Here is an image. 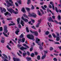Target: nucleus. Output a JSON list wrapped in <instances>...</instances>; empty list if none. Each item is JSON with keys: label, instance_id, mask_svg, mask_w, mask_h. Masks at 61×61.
I'll return each instance as SVG.
<instances>
[{"label": "nucleus", "instance_id": "f257e3e1", "mask_svg": "<svg viewBox=\"0 0 61 61\" xmlns=\"http://www.w3.org/2000/svg\"><path fill=\"white\" fill-rule=\"evenodd\" d=\"M7 10L11 14H12L13 13L14 14L16 15V14H17L18 13V12L17 11L16 12L14 10L12 9V8H10L9 9L8 8H7Z\"/></svg>", "mask_w": 61, "mask_h": 61}, {"label": "nucleus", "instance_id": "f03ea898", "mask_svg": "<svg viewBox=\"0 0 61 61\" xmlns=\"http://www.w3.org/2000/svg\"><path fill=\"white\" fill-rule=\"evenodd\" d=\"M27 37L28 38L32 40L33 41H34L35 39H34V36L33 35H27Z\"/></svg>", "mask_w": 61, "mask_h": 61}, {"label": "nucleus", "instance_id": "7ed1b4c3", "mask_svg": "<svg viewBox=\"0 0 61 61\" xmlns=\"http://www.w3.org/2000/svg\"><path fill=\"white\" fill-rule=\"evenodd\" d=\"M5 2L7 4V7H9L10 6H15V5L13 4V3L12 4L9 2V1L7 0L5 1Z\"/></svg>", "mask_w": 61, "mask_h": 61}, {"label": "nucleus", "instance_id": "20e7f679", "mask_svg": "<svg viewBox=\"0 0 61 61\" xmlns=\"http://www.w3.org/2000/svg\"><path fill=\"white\" fill-rule=\"evenodd\" d=\"M41 21L42 20H41V19L39 20L38 21V23H37V24L36 26V27L37 28L39 26V25H40V24L41 23Z\"/></svg>", "mask_w": 61, "mask_h": 61}, {"label": "nucleus", "instance_id": "39448f33", "mask_svg": "<svg viewBox=\"0 0 61 61\" xmlns=\"http://www.w3.org/2000/svg\"><path fill=\"white\" fill-rule=\"evenodd\" d=\"M7 27L6 26H5L4 27V32L5 33H7L8 32V30H7Z\"/></svg>", "mask_w": 61, "mask_h": 61}, {"label": "nucleus", "instance_id": "423d86ee", "mask_svg": "<svg viewBox=\"0 0 61 61\" xmlns=\"http://www.w3.org/2000/svg\"><path fill=\"white\" fill-rule=\"evenodd\" d=\"M22 19L25 22H28V19L25 18H24V17L23 16L22 17Z\"/></svg>", "mask_w": 61, "mask_h": 61}, {"label": "nucleus", "instance_id": "0eeeda50", "mask_svg": "<svg viewBox=\"0 0 61 61\" xmlns=\"http://www.w3.org/2000/svg\"><path fill=\"white\" fill-rule=\"evenodd\" d=\"M33 14H30V16H32V17H34V18H36V16H37V15H36V14L35 13H33Z\"/></svg>", "mask_w": 61, "mask_h": 61}, {"label": "nucleus", "instance_id": "6e6552de", "mask_svg": "<svg viewBox=\"0 0 61 61\" xmlns=\"http://www.w3.org/2000/svg\"><path fill=\"white\" fill-rule=\"evenodd\" d=\"M13 60L14 61H20V60L18 58H15V57L13 58Z\"/></svg>", "mask_w": 61, "mask_h": 61}, {"label": "nucleus", "instance_id": "1a4fd4ad", "mask_svg": "<svg viewBox=\"0 0 61 61\" xmlns=\"http://www.w3.org/2000/svg\"><path fill=\"white\" fill-rule=\"evenodd\" d=\"M39 41H40V39H39L38 37H36V43L37 44L39 43Z\"/></svg>", "mask_w": 61, "mask_h": 61}, {"label": "nucleus", "instance_id": "9d476101", "mask_svg": "<svg viewBox=\"0 0 61 61\" xmlns=\"http://www.w3.org/2000/svg\"><path fill=\"white\" fill-rule=\"evenodd\" d=\"M20 49L21 50H26V49H27V48L26 47H25L22 46L20 48Z\"/></svg>", "mask_w": 61, "mask_h": 61}, {"label": "nucleus", "instance_id": "9b49d317", "mask_svg": "<svg viewBox=\"0 0 61 61\" xmlns=\"http://www.w3.org/2000/svg\"><path fill=\"white\" fill-rule=\"evenodd\" d=\"M39 46H39V48L40 50H43V47L42 46H41V44H38Z\"/></svg>", "mask_w": 61, "mask_h": 61}, {"label": "nucleus", "instance_id": "f8f14e48", "mask_svg": "<svg viewBox=\"0 0 61 61\" xmlns=\"http://www.w3.org/2000/svg\"><path fill=\"white\" fill-rule=\"evenodd\" d=\"M52 17H50L49 18V22H51H51H54V20H52Z\"/></svg>", "mask_w": 61, "mask_h": 61}, {"label": "nucleus", "instance_id": "ddd939ff", "mask_svg": "<svg viewBox=\"0 0 61 61\" xmlns=\"http://www.w3.org/2000/svg\"><path fill=\"white\" fill-rule=\"evenodd\" d=\"M37 14L38 15H39L40 16H42V15L41 14V12L39 11V10H38L37 11Z\"/></svg>", "mask_w": 61, "mask_h": 61}, {"label": "nucleus", "instance_id": "4468645a", "mask_svg": "<svg viewBox=\"0 0 61 61\" xmlns=\"http://www.w3.org/2000/svg\"><path fill=\"white\" fill-rule=\"evenodd\" d=\"M20 30H19V29H17V30L16 31H15V34H16V35H18V32H19Z\"/></svg>", "mask_w": 61, "mask_h": 61}, {"label": "nucleus", "instance_id": "2eb2a0df", "mask_svg": "<svg viewBox=\"0 0 61 61\" xmlns=\"http://www.w3.org/2000/svg\"><path fill=\"white\" fill-rule=\"evenodd\" d=\"M21 11H22L24 13H25V10L24 8H23L21 10Z\"/></svg>", "mask_w": 61, "mask_h": 61}, {"label": "nucleus", "instance_id": "dca6fc26", "mask_svg": "<svg viewBox=\"0 0 61 61\" xmlns=\"http://www.w3.org/2000/svg\"><path fill=\"white\" fill-rule=\"evenodd\" d=\"M20 24H21L22 26H24V25L25 24V23L24 22V21L22 20H21Z\"/></svg>", "mask_w": 61, "mask_h": 61}, {"label": "nucleus", "instance_id": "f3484780", "mask_svg": "<svg viewBox=\"0 0 61 61\" xmlns=\"http://www.w3.org/2000/svg\"><path fill=\"white\" fill-rule=\"evenodd\" d=\"M34 33L36 36H38V32H37L34 31Z\"/></svg>", "mask_w": 61, "mask_h": 61}, {"label": "nucleus", "instance_id": "a211bd4d", "mask_svg": "<svg viewBox=\"0 0 61 61\" xmlns=\"http://www.w3.org/2000/svg\"><path fill=\"white\" fill-rule=\"evenodd\" d=\"M17 2L18 3V4H19L21 5V0H18V1H17Z\"/></svg>", "mask_w": 61, "mask_h": 61}, {"label": "nucleus", "instance_id": "6ab92c4d", "mask_svg": "<svg viewBox=\"0 0 61 61\" xmlns=\"http://www.w3.org/2000/svg\"><path fill=\"white\" fill-rule=\"evenodd\" d=\"M17 23L18 24H19L20 22H20V18H19L17 19Z\"/></svg>", "mask_w": 61, "mask_h": 61}, {"label": "nucleus", "instance_id": "aec40b11", "mask_svg": "<svg viewBox=\"0 0 61 61\" xmlns=\"http://www.w3.org/2000/svg\"><path fill=\"white\" fill-rule=\"evenodd\" d=\"M25 41V38H23L22 39L21 42L22 43H24Z\"/></svg>", "mask_w": 61, "mask_h": 61}, {"label": "nucleus", "instance_id": "412c9836", "mask_svg": "<svg viewBox=\"0 0 61 61\" xmlns=\"http://www.w3.org/2000/svg\"><path fill=\"white\" fill-rule=\"evenodd\" d=\"M26 58L27 59H28L27 60L28 61H29V60H31V57L29 58L28 57H27Z\"/></svg>", "mask_w": 61, "mask_h": 61}, {"label": "nucleus", "instance_id": "4be33fe9", "mask_svg": "<svg viewBox=\"0 0 61 61\" xmlns=\"http://www.w3.org/2000/svg\"><path fill=\"white\" fill-rule=\"evenodd\" d=\"M31 0H27V4L28 5H29V4H30V3H31Z\"/></svg>", "mask_w": 61, "mask_h": 61}, {"label": "nucleus", "instance_id": "5701e85b", "mask_svg": "<svg viewBox=\"0 0 61 61\" xmlns=\"http://www.w3.org/2000/svg\"><path fill=\"white\" fill-rule=\"evenodd\" d=\"M46 54H44V55L43 56H42V57L41 59H44L45 57H46Z\"/></svg>", "mask_w": 61, "mask_h": 61}, {"label": "nucleus", "instance_id": "b1692460", "mask_svg": "<svg viewBox=\"0 0 61 61\" xmlns=\"http://www.w3.org/2000/svg\"><path fill=\"white\" fill-rule=\"evenodd\" d=\"M56 37V41H59V40H60V38H59V37Z\"/></svg>", "mask_w": 61, "mask_h": 61}, {"label": "nucleus", "instance_id": "393cba45", "mask_svg": "<svg viewBox=\"0 0 61 61\" xmlns=\"http://www.w3.org/2000/svg\"><path fill=\"white\" fill-rule=\"evenodd\" d=\"M15 25V23H13V24L10 23L9 24V26H11V25Z\"/></svg>", "mask_w": 61, "mask_h": 61}, {"label": "nucleus", "instance_id": "a878e982", "mask_svg": "<svg viewBox=\"0 0 61 61\" xmlns=\"http://www.w3.org/2000/svg\"><path fill=\"white\" fill-rule=\"evenodd\" d=\"M20 38H23V37H24V36L23 35V34H22L20 36H19Z\"/></svg>", "mask_w": 61, "mask_h": 61}, {"label": "nucleus", "instance_id": "bb28decb", "mask_svg": "<svg viewBox=\"0 0 61 61\" xmlns=\"http://www.w3.org/2000/svg\"><path fill=\"white\" fill-rule=\"evenodd\" d=\"M3 56H4V57H5L6 59H8V57H7L5 55V54H3Z\"/></svg>", "mask_w": 61, "mask_h": 61}, {"label": "nucleus", "instance_id": "cd10ccee", "mask_svg": "<svg viewBox=\"0 0 61 61\" xmlns=\"http://www.w3.org/2000/svg\"><path fill=\"white\" fill-rule=\"evenodd\" d=\"M2 39H3V40H1V43H5V41H4V38H2Z\"/></svg>", "mask_w": 61, "mask_h": 61}, {"label": "nucleus", "instance_id": "c85d7f7f", "mask_svg": "<svg viewBox=\"0 0 61 61\" xmlns=\"http://www.w3.org/2000/svg\"><path fill=\"white\" fill-rule=\"evenodd\" d=\"M26 9L28 12H29V11H30V8H26Z\"/></svg>", "mask_w": 61, "mask_h": 61}, {"label": "nucleus", "instance_id": "c756f323", "mask_svg": "<svg viewBox=\"0 0 61 61\" xmlns=\"http://www.w3.org/2000/svg\"><path fill=\"white\" fill-rule=\"evenodd\" d=\"M3 34L5 36H6V37H8V36H7V34L5 33V32H3Z\"/></svg>", "mask_w": 61, "mask_h": 61}, {"label": "nucleus", "instance_id": "7c9ffc66", "mask_svg": "<svg viewBox=\"0 0 61 61\" xmlns=\"http://www.w3.org/2000/svg\"><path fill=\"white\" fill-rule=\"evenodd\" d=\"M31 56L32 57H34L35 56V54L33 53H31Z\"/></svg>", "mask_w": 61, "mask_h": 61}, {"label": "nucleus", "instance_id": "2f4dec72", "mask_svg": "<svg viewBox=\"0 0 61 61\" xmlns=\"http://www.w3.org/2000/svg\"><path fill=\"white\" fill-rule=\"evenodd\" d=\"M8 12H5L4 13L5 15V16H6L8 15Z\"/></svg>", "mask_w": 61, "mask_h": 61}, {"label": "nucleus", "instance_id": "473e14b6", "mask_svg": "<svg viewBox=\"0 0 61 61\" xmlns=\"http://www.w3.org/2000/svg\"><path fill=\"white\" fill-rule=\"evenodd\" d=\"M52 35L54 37H56V35L54 33H52Z\"/></svg>", "mask_w": 61, "mask_h": 61}, {"label": "nucleus", "instance_id": "72a5a7b5", "mask_svg": "<svg viewBox=\"0 0 61 61\" xmlns=\"http://www.w3.org/2000/svg\"><path fill=\"white\" fill-rule=\"evenodd\" d=\"M57 18L59 20H60L61 19V16H60V15H59L57 17Z\"/></svg>", "mask_w": 61, "mask_h": 61}, {"label": "nucleus", "instance_id": "f704fd0d", "mask_svg": "<svg viewBox=\"0 0 61 61\" xmlns=\"http://www.w3.org/2000/svg\"><path fill=\"white\" fill-rule=\"evenodd\" d=\"M26 31L28 33V32H29V30H28V27H26Z\"/></svg>", "mask_w": 61, "mask_h": 61}, {"label": "nucleus", "instance_id": "c9c22d12", "mask_svg": "<svg viewBox=\"0 0 61 61\" xmlns=\"http://www.w3.org/2000/svg\"><path fill=\"white\" fill-rule=\"evenodd\" d=\"M43 52L44 54V55H46V54L47 53V51H44Z\"/></svg>", "mask_w": 61, "mask_h": 61}, {"label": "nucleus", "instance_id": "e433bc0d", "mask_svg": "<svg viewBox=\"0 0 61 61\" xmlns=\"http://www.w3.org/2000/svg\"><path fill=\"white\" fill-rule=\"evenodd\" d=\"M55 9L56 10V11L57 13H58V10H57V8L56 7H55Z\"/></svg>", "mask_w": 61, "mask_h": 61}, {"label": "nucleus", "instance_id": "4c0bfd02", "mask_svg": "<svg viewBox=\"0 0 61 61\" xmlns=\"http://www.w3.org/2000/svg\"><path fill=\"white\" fill-rule=\"evenodd\" d=\"M6 47L7 48H8V49H9V50H11V48L9 47V45H7L6 46Z\"/></svg>", "mask_w": 61, "mask_h": 61}, {"label": "nucleus", "instance_id": "58836bf2", "mask_svg": "<svg viewBox=\"0 0 61 61\" xmlns=\"http://www.w3.org/2000/svg\"><path fill=\"white\" fill-rule=\"evenodd\" d=\"M0 10L1 11V13H3V10L2 9V8L1 7L0 8Z\"/></svg>", "mask_w": 61, "mask_h": 61}, {"label": "nucleus", "instance_id": "ea45409f", "mask_svg": "<svg viewBox=\"0 0 61 61\" xmlns=\"http://www.w3.org/2000/svg\"><path fill=\"white\" fill-rule=\"evenodd\" d=\"M40 56H37V59L38 60H40Z\"/></svg>", "mask_w": 61, "mask_h": 61}, {"label": "nucleus", "instance_id": "a19ab883", "mask_svg": "<svg viewBox=\"0 0 61 61\" xmlns=\"http://www.w3.org/2000/svg\"><path fill=\"white\" fill-rule=\"evenodd\" d=\"M26 55V52H24L23 53V56H25Z\"/></svg>", "mask_w": 61, "mask_h": 61}, {"label": "nucleus", "instance_id": "79ce46f5", "mask_svg": "<svg viewBox=\"0 0 61 61\" xmlns=\"http://www.w3.org/2000/svg\"><path fill=\"white\" fill-rule=\"evenodd\" d=\"M49 33L48 31H46L45 32L46 35H47L48 34H49Z\"/></svg>", "mask_w": 61, "mask_h": 61}, {"label": "nucleus", "instance_id": "37998d69", "mask_svg": "<svg viewBox=\"0 0 61 61\" xmlns=\"http://www.w3.org/2000/svg\"><path fill=\"white\" fill-rule=\"evenodd\" d=\"M50 4L52 5H54V4H53V2L52 1H51L50 3Z\"/></svg>", "mask_w": 61, "mask_h": 61}, {"label": "nucleus", "instance_id": "c03bdc74", "mask_svg": "<svg viewBox=\"0 0 61 61\" xmlns=\"http://www.w3.org/2000/svg\"><path fill=\"white\" fill-rule=\"evenodd\" d=\"M53 47H51L50 48V50H51V51H52V50H53Z\"/></svg>", "mask_w": 61, "mask_h": 61}, {"label": "nucleus", "instance_id": "a18cd8bd", "mask_svg": "<svg viewBox=\"0 0 61 61\" xmlns=\"http://www.w3.org/2000/svg\"><path fill=\"white\" fill-rule=\"evenodd\" d=\"M3 13H4V12H5L6 11V9L4 8H3Z\"/></svg>", "mask_w": 61, "mask_h": 61}, {"label": "nucleus", "instance_id": "49530a36", "mask_svg": "<svg viewBox=\"0 0 61 61\" xmlns=\"http://www.w3.org/2000/svg\"><path fill=\"white\" fill-rule=\"evenodd\" d=\"M53 60L55 61H57V59L56 58H53Z\"/></svg>", "mask_w": 61, "mask_h": 61}, {"label": "nucleus", "instance_id": "de8ad7c7", "mask_svg": "<svg viewBox=\"0 0 61 61\" xmlns=\"http://www.w3.org/2000/svg\"><path fill=\"white\" fill-rule=\"evenodd\" d=\"M3 30V27H0V31H2Z\"/></svg>", "mask_w": 61, "mask_h": 61}, {"label": "nucleus", "instance_id": "09e8293b", "mask_svg": "<svg viewBox=\"0 0 61 61\" xmlns=\"http://www.w3.org/2000/svg\"><path fill=\"white\" fill-rule=\"evenodd\" d=\"M7 20H12V18H7Z\"/></svg>", "mask_w": 61, "mask_h": 61}, {"label": "nucleus", "instance_id": "8fccbe9b", "mask_svg": "<svg viewBox=\"0 0 61 61\" xmlns=\"http://www.w3.org/2000/svg\"><path fill=\"white\" fill-rule=\"evenodd\" d=\"M31 28H33V29H36V28L35 27V26H34L33 25L31 27Z\"/></svg>", "mask_w": 61, "mask_h": 61}, {"label": "nucleus", "instance_id": "3c124183", "mask_svg": "<svg viewBox=\"0 0 61 61\" xmlns=\"http://www.w3.org/2000/svg\"><path fill=\"white\" fill-rule=\"evenodd\" d=\"M52 8L53 10H55V7H54V5H52Z\"/></svg>", "mask_w": 61, "mask_h": 61}, {"label": "nucleus", "instance_id": "603ef678", "mask_svg": "<svg viewBox=\"0 0 61 61\" xmlns=\"http://www.w3.org/2000/svg\"><path fill=\"white\" fill-rule=\"evenodd\" d=\"M48 40L49 41H52V42H54V41L52 39H49Z\"/></svg>", "mask_w": 61, "mask_h": 61}, {"label": "nucleus", "instance_id": "864d4df0", "mask_svg": "<svg viewBox=\"0 0 61 61\" xmlns=\"http://www.w3.org/2000/svg\"><path fill=\"white\" fill-rule=\"evenodd\" d=\"M49 7L50 8H52V6L50 4L49 5Z\"/></svg>", "mask_w": 61, "mask_h": 61}, {"label": "nucleus", "instance_id": "5fc2aeb1", "mask_svg": "<svg viewBox=\"0 0 61 61\" xmlns=\"http://www.w3.org/2000/svg\"><path fill=\"white\" fill-rule=\"evenodd\" d=\"M30 32H31V33H34V32H35V31H32V30H30Z\"/></svg>", "mask_w": 61, "mask_h": 61}, {"label": "nucleus", "instance_id": "6e6d98bb", "mask_svg": "<svg viewBox=\"0 0 61 61\" xmlns=\"http://www.w3.org/2000/svg\"><path fill=\"white\" fill-rule=\"evenodd\" d=\"M9 1L12 4H13V2L12 1V0H9Z\"/></svg>", "mask_w": 61, "mask_h": 61}, {"label": "nucleus", "instance_id": "4d7b16f0", "mask_svg": "<svg viewBox=\"0 0 61 61\" xmlns=\"http://www.w3.org/2000/svg\"><path fill=\"white\" fill-rule=\"evenodd\" d=\"M17 54L19 56H20V57L22 56H21V55H20V54H19V53L18 52H17Z\"/></svg>", "mask_w": 61, "mask_h": 61}, {"label": "nucleus", "instance_id": "13d9d810", "mask_svg": "<svg viewBox=\"0 0 61 61\" xmlns=\"http://www.w3.org/2000/svg\"><path fill=\"white\" fill-rule=\"evenodd\" d=\"M31 22L33 23H35V20H34L31 19Z\"/></svg>", "mask_w": 61, "mask_h": 61}, {"label": "nucleus", "instance_id": "bf43d9fd", "mask_svg": "<svg viewBox=\"0 0 61 61\" xmlns=\"http://www.w3.org/2000/svg\"><path fill=\"white\" fill-rule=\"evenodd\" d=\"M54 21L57 24H58V22H57V21L55 20Z\"/></svg>", "mask_w": 61, "mask_h": 61}, {"label": "nucleus", "instance_id": "052dcab7", "mask_svg": "<svg viewBox=\"0 0 61 61\" xmlns=\"http://www.w3.org/2000/svg\"><path fill=\"white\" fill-rule=\"evenodd\" d=\"M49 38H52V36H51V35H49Z\"/></svg>", "mask_w": 61, "mask_h": 61}, {"label": "nucleus", "instance_id": "680f3d73", "mask_svg": "<svg viewBox=\"0 0 61 61\" xmlns=\"http://www.w3.org/2000/svg\"><path fill=\"white\" fill-rule=\"evenodd\" d=\"M41 7L42 8V9H43L44 10H46V9L45 8H44V7H43V6H41Z\"/></svg>", "mask_w": 61, "mask_h": 61}, {"label": "nucleus", "instance_id": "e2e57ef3", "mask_svg": "<svg viewBox=\"0 0 61 61\" xmlns=\"http://www.w3.org/2000/svg\"><path fill=\"white\" fill-rule=\"evenodd\" d=\"M53 55L55 56H58V54H57L54 53L53 54Z\"/></svg>", "mask_w": 61, "mask_h": 61}, {"label": "nucleus", "instance_id": "0e129e2a", "mask_svg": "<svg viewBox=\"0 0 61 61\" xmlns=\"http://www.w3.org/2000/svg\"><path fill=\"white\" fill-rule=\"evenodd\" d=\"M15 4L16 6H18V3H17V2H15Z\"/></svg>", "mask_w": 61, "mask_h": 61}, {"label": "nucleus", "instance_id": "69168bd1", "mask_svg": "<svg viewBox=\"0 0 61 61\" xmlns=\"http://www.w3.org/2000/svg\"><path fill=\"white\" fill-rule=\"evenodd\" d=\"M9 43H11V44H13V45H14V43H13V42H12V41H10L9 42Z\"/></svg>", "mask_w": 61, "mask_h": 61}, {"label": "nucleus", "instance_id": "338daca9", "mask_svg": "<svg viewBox=\"0 0 61 61\" xmlns=\"http://www.w3.org/2000/svg\"><path fill=\"white\" fill-rule=\"evenodd\" d=\"M55 44H59V43L58 42H56L54 43Z\"/></svg>", "mask_w": 61, "mask_h": 61}, {"label": "nucleus", "instance_id": "774afa93", "mask_svg": "<svg viewBox=\"0 0 61 61\" xmlns=\"http://www.w3.org/2000/svg\"><path fill=\"white\" fill-rule=\"evenodd\" d=\"M35 8L33 6V5H32V7H31V9H34Z\"/></svg>", "mask_w": 61, "mask_h": 61}]
</instances>
